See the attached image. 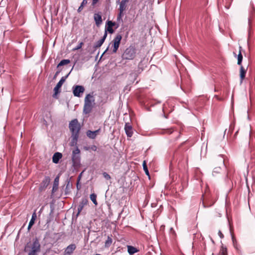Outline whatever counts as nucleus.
Instances as JSON below:
<instances>
[{"instance_id":"nucleus-36","label":"nucleus","mask_w":255,"mask_h":255,"mask_svg":"<svg viewBox=\"0 0 255 255\" xmlns=\"http://www.w3.org/2000/svg\"><path fill=\"white\" fill-rule=\"evenodd\" d=\"M87 3V0H83L81 4V5H82V6L84 7L85 5H86Z\"/></svg>"},{"instance_id":"nucleus-10","label":"nucleus","mask_w":255,"mask_h":255,"mask_svg":"<svg viewBox=\"0 0 255 255\" xmlns=\"http://www.w3.org/2000/svg\"><path fill=\"white\" fill-rule=\"evenodd\" d=\"M100 131V128L95 131L88 130L86 132L87 136L91 139H95Z\"/></svg>"},{"instance_id":"nucleus-18","label":"nucleus","mask_w":255,"mask_h":255,"mask_svg":"<svg viewBox=\"0 0 255 255\" xmlns=\"http://www.w3.org/2000/svg\"><path fill=\"white\" fill-rule=\"evenodd\" d=\"M94 20L97 25H99L102 23V17L99 14L96 13L94 14Z\"/></svg>"},{"instance_id":"nucleus-26","label":"nucleus","mask_w":255,"mask_h":255,"mask_svg":"<svg viewBox=\"0 0 255 255\" xmlns=\"http://www.w3.org/2000/svg\"><path fill=\"white\" fill-rule=\"evenodd\" d=\"M112 242H113L112 239L110 237L108 236L107 240L105 242V247H109L111 245Z\"/></svg>"},{"instance_id":"nucleus-42","label":"nucleus","mask_w":255,"mask_h":255,"mask_svg":"<svg viewBox=\"0 0 255 255\" xmlns=\"http://www.w3.org/2000/svg\"><path fill=\"white\" fill-rule=\"evenodd\" d=\"M82 173H83V172H81V173H80V174L79 175V179L81 178V175H82Z\"/></svg>"},{"instance_id":"nucleus-14","label":"nucleus","mask_w":255,"mask_h":255,"mask_svg":"<svg viewBox=\"0 0 255 255\" xmlns=\"http://www.w3.org/2000/svg\"><path fill=\"white\" fill-rule=\"evenodd\" d=\"M87 199H82L78 207V214H79L83 210L84 207L88 204Z\"/></svg>"},{"instance_id":"nucleus-2","label":"nucleus","mask_w":255,"mask_h":255,"mask_svg":"<svg viewBox=\"0 0 255 255\" xmlns=\"http://www.w3.org/2000/svg\"><path fill=\"white\" fill-rule=\"evenodd\" d=\"M69 129L72 132V136L74 142H76L79 137V133L81 129V126L78 120L75 119L69 123Z\"/></svg>"},{"instance_id":"nucleus-7","label":"nucleus","mask_w":255,"mask_h":255,"mask_svg":"<svg viewBox=\"0 0 255 255\" xmlns=\"http://www.w3.org/2000/svg\"><path fill=\"white\" fill-rule=\"evenodd\" d=\"M84 91L85 89L82 86L77 85L73 87V93L75 97H81V94H83Z\"/></svg>"},{"instance_id":"nucleus-4","label":"nucleus","mask_w":255,"mask_h":255,"mask_svg":"<svg viewBox=\"0 0 255 255\" xmlns=\"http://www.w3.org/2000/svg\"><path fill=\"white\" fill-rule=\"evenodd\" d=\"M135 56V49L132 46L127 48L122 54V57L123 60H130L134 58Z\"/></svg>"},{"instance_id":"nucleus-15","label":"nucleus","mask_w":255,"mask_h":255,"mask_svg":"<svg viewBox=\"0 0 255 255\" xmlns=\"http://www.w3.org/2000/svg\"><path fill=\"white\" fill-rule=\"evenodd\" d=\"M62 154L60 152H56L54 154L52 157V161L54 163H58L59 160L62 158Z\"/></svg>"},{"instance_id":"nucleus-35","label":"nucleus","mask_w":255,"mask_h":255,"mask_svg":"<svg viewBox=\"0 0 255 255\" xmlns=\"http://www.w3.org/2000/svg\"><path fill=\"white\" fill-rule=\"evenodd\" d=\"M104 174V177H105L106 179H110V178H111L110 176L108 174H107V173L105 172V173H104V174Z\"/></svg>"},{"instance_id":"nucleus-32","label":"nucleus","mask_w":255,"mask_h":255,"mask_svg":"<svg viewBox=\"0 0 255 255\" xmlns=\"http://www.w3.org/2000/svg\"><path fill=\"white\" fill-rule=\"evenodd\" d=\"M107 23L108 27H113L115 25V22H113L112 21H108Z\"/></svg>"},{"instance_id":"nucleus-19","label":"nucleus","mask_w":255,"mask_h":255,"mask_svg":"<svg viewBox=\"0 0 255 255\" xmlns=\"http://www.w3.org/2000/svg\"><path fill=\"white\" fill-rule=\"evenodd\" d=\"M36 218V214L35 212H34L32 215L31 219L29 223L28 226V229L29 230L30 228H31V227L34 224L35 220Z\"/></svg>"},{"instance_id":"nucleus-6","label":"nucleus","mask_w":255,"mask_h":255,"mask_svg":"<svg viewBox=\"0 0 255 255\" xmlns=\"http://www.w3.org/2000/svg\"><path fill=\"white\" fill-rule=\"evenodd\" d=\"M128 0H122L120 2L119 13L117 17V20L122 21V17L124 16V12L126 10Z\"/></svg>"},{"instance_id":"nucleus-23","label":"nucleus","mask_w":255,"mask_h":255,"mask_svg":"<svg viewBox=\"0 0 255 255\" xmlns=\"http://www.w3.org/2000/svg\"><path fill=\"white\" fill-rule=\"evenodd\" d=\"M70 61L69 59H64L61 60L60 63L58 64L57 67L67 65L70 63Z\"/></svg>"},{"instance_id":"nucleus-9","label":"nucleus","mask_w":255,"mask_h":255,"mask_svg":"<svg viewBox=\"0 0 255 255\" xmlns=\"http://www.w3.org/2000/svg\"><path fill=\"white\" fill-rule=\"evenodd\" d=\"M76 245L74 244H72L69 245L66 248L64 255H71L76 249Z\"/></svg>"},{"instance_id":"nucleus-27","label":"nucleus","mask_w":255,"mask_h":255,"mask_svg":"<svg viewBox=\"0 0 255 255\" xmlns=\"http://www.w3.org/2000/svg\"><path fill=\"white\" fill-rule=\"evenodd\" d=\"M142 166H143V169L145 174L149 176V172H148V168H147V165H146V162L145 160L143 161V164H142Z\"/></svg>"},{"instance_id":"nucleus-24","label":"nucleus","mask_w":255,"mask_h":255,"mask_svg":"<svg viewBox=\"0 0 255 255\" xmlns=\"http://www.w3.org/2000/svg\"><path fill=\"white\" fill-rule=\"evenodd\" d=\"M219 255H228L227 248L222 246Z\"/></svg>"},{"instance_id":"nucleus-33","label":"nucleus","mask_w":255,"mask_h":255,"mask_svg":"<svg viewBox=\"0 0 255 255\" xmlns=\"http://www.w3.org/2000/svg\"><path fill=\"white\" fill-rule=\"evenodd\" d=\"M113 27H107V29L106 31H108L110 33H113L114 32V30L112 28Z\"/></svg>"},{"instance_id":"nucleus-38","label":"nucleus","mask_w":255,"mask_h":255,"mask_svg":"<svg viewBox=\"0 0 255 255\" xmlns=\"http://www.w3.org/2000/svg\"><path fill=\"white\" fill-rule=\"evenodd\" d=\"M166 132L169 134H171L173 132V129L172 128L168 129L166 130Z\"/></svg>"},{"instance_id":"nucleus-29","label":"nucleus","mask_w":255,"mask_h":255,"mask_svg":"<svg viewBox=\"0 0 255 255\" xmlns=\"http://www.w3.org/2000/svg\"><path fill=\"white\" fill-rule=\"evenodd\" d=\"M84 43L83 42H81L79 43V44L74 48L73 49V51H76L80 49L82 46L83 45Z\"/></svg>"},{"instance_id":"nucleus-20","label":"nucleus","mask_w":255,"mask_h":255,"mask_svg":"<svg viewBox=\"0 0 255 255\" xmlns=\"http://www.w3.org/2000/svg\"><path fill=\"white\" fill-rule=\"evenodd\" d=\"M240 50H239V53L238 55V64L240 66L242 65V62L243 60V55L241 53V50H242V47L240 46L239 47Z\"/></svg>"},{"instance_id":"nucleus-37","label":"nucleus","mask_w":255,"mask_h":255,"mask_svg":"<svg viewBox=\"0 0 255 255\" xmlns=\"http://www.w3.org/2000/svg\"><path fill=\"white\" fill-rule=\"evenodd\" d=\"M100 0H92V5L94 6Z\"/></svg>"},{"instance_id":"nucleus-25","label":"nucleus","mask_w":255,"mask_h":255,"mask_svg":"<svg viewBox=\"0 0 255 255\" xmlns=\"http://www.w3.org/2000/svg\"><path fill=\"white\" fill-rule=\"evenodd\" d=\"M58 182H59V177L57 176L55 178L53 186V191H54L55 190H56L58 188Z\"/></svg>"},{"instance_id":"nucleus-31","label":"nucleus","mask_w":255,"mask_h":255,"mask_svg":"<svg viewBox=\"0 0 255 255\" xmlns=\"http://www.w3.org/2000/svg\"><path fill=\"white\" fill-rule=\"evenodd\" d=\"M50 182V179L49 177H46L44 180L43 181V183L47 186Z\"/></svg>"},{"instance_id":"nucleus-8","label":"nucleus","mask_w":255,"mask_h":255,"mask_svg":"<svg viewBox=\"0 0 255 255\" xmlns=\"http://www.w3.org/2000/svg\"><path fill=\"white\" fill-rule=\"evenodd\" d=\"M122 38V36L121 34H117L116 37L113 40V51L114 53H116L119 47L120 42Z\"/></svg>"},{"instance_id":"nucleus-34","label":"nucleus","mask_w":255,"mask_h":255,"mask_svg":"<svg viewBox=\"0 0 255 255\" xmlns=\"http://www.w3.org/2000/svg\"><path fill=\"white\" fill-rule=\"evenodd\" d=\"M90 149L92 150L93 151H95L97 149V146L95 145H92L91 146H90Z\"/></svg>"},{"instance_id":"nucleus-12","label":"nucleus","mask_w":255,"mask_h":255,"mask_svg":"<svg viewBox=\"0 0 255 255\" xmlns=\"http://www.w3.org/2000/svg\"><path fill=\"white\" fill-rule=\"evenodd\" d=\"M247 69H245L243 65L240 66V82L242 83L243 81L245 78L246 74L247 73Z\"/></svg>"},{"instance_id":"nucleus-21","label":"nucleus","mask_w":255,"mask_h":255,"mask_svg":"<svg viewBox=\"0 0 255 255\" xmlns=\"http://www.w3.org/2000/svg\"><path fill=\"white\" fill-rule=\"evenodd\" d=\"M221 170V167H215L213 171L212 172V175L215 177L217 176L218 174L220 173Z\"/></svg>"},{"instance_id":"nucleus-30","label":"nucleus","mask_w":255,"mask_h":255,"mask_svg":"<svg viewBox=\"0 0 255 255\" xmlns=\"http://www.w3.org/2000/svg\"><path fill=\"white\" fill-rule=\"evenodd\" d=\"M214 202H212L210 204H206L204 201H203L202 205L204 208H207V207H209L211 206L212 205H213L214 204Z\"/></svg>"},{"instance_id":"nucleus-44","label":"nucleus","mask_w":255,"mask_h":255,"mask_svg":"<svg viewBox=\"0 0 255 255\" xmlns=\"http://www.w3.org/2000/svg\"><path fill=\"white\" fill-rule=\"evenodd\" d=\"M119 1H120V0H118Z\"/></svg>"},{"instance_id":"nucleus-40","label":"nucleus","mask_w":255,"mask_h":255,"mask_svg":"<svg viewBox=\"0 0 255 255\" xmlns=\"http://www.w3.org/2000/svg\"><path fill=\"white\" fill-rule=\"evenodd\" d=\"M83 6H82V5H81L79 6L78 9V12H80L82 11V10L83 9Z\"/></svg>"},{"instance_id":"nucleus-5","label":"nucleus","mask_w":255,"mask_h":255,"mask_svg":"<svg viewBox=\"0 0 255 255\" xmlns=\"http://www.w3.org/2000/svg\"><path fill=\"white\" fill-rule=\"evenodd\" d=\"M80 153V150L77 147L72 151V161L73 166L75 168H78L80 166L81 163Z\"/></svg>"},{"instance_id":"nucleus-39","label":"nucleus","mask_w":255,"mask_h":255,"mask_svg":"<svg viewBox=\"0 0 255 255\" xmlns=\"http://www.w3.org/2000/svg\"><path fill=\"white\" fill-rule=\"evenodd\" d=\"M218 235L221 239L224 238V235L220 231H219Z\"/></svg>"},{"instance_id":"nucleus-13","label":"nucleus","mask_w":255,"mask_h":255,"mask_svg":"<svg viewBox=\"0 0 255 255\" xmlns=\"http://www.w3.org/2000/svg\"><path fill=\"white\" fill-rule=\"evenodd\" d=\"M68 75L69 74H68L65 77H62L60 81L58 82V83L57 84L56 86L55 87L54 89V91H55V93H57L58 92L59 89H60L62 85L65 82V79L68 77Z\"/></svg>"},{"instance_id":"nucleus-41","label":"nucleus","mask_w":255,"mask_h":255,"mask_svg":"<svg viewBox=\"0 0 255 255\" xmlns=\"http://www.w3.org/2000/svg\"><path fill=\"white\" fill-rule=\"evenodd\" d=\"M84 149H85L86 150H88L90 149V147H84Z\"/></svg>"},{"instance_id":"nucleus-17","label":"nucleus","mask_w":255,"mask_h":255,"mask_svg":"<svg viewBox=\"0 0 255 255\" xmlns=\"http://www.w3.org/2000/svg\"><path fill=\"white\" fill-rule=\"evenodd\" d=\"M127 248L128 252L130 255H133L134 254L137 253L139 251L137 248L131 246H128Z\"/></svg>"},{"instance_id":"nucleus-3","label":"nucleus","mask_w":255,"mask_h":255,"mask_svg":"<svg viewBox=\"0 0 255 255\" xmlns=\"http://www.w3.org/2000/svg\"><path fill=\"white\" fill-rule=\"evenodd\" d=\"M95 104V100L93 96L90 94L87 95L84 100V113L88 114L91 113Z\"/></svg>"},{"instance_id":"nucleus-28","label":"nucleus","mask_w":255,"mask_h":255,"mask_svg":"<svg viewBox=\"0 0 255 255\" xmlns=\"http://www.w3.org/2000/svg\"><path fill=\"white\" fill-rule=\"evenodd\" d=\"M217 162H218L220 165L224 166V159L222 156H219L216 160Z\"/></svg>"},{"instance_id":"nucleus-11","label":"nucleus","mask_w":255,"mask_h":255,"mask_svg":"<svg viewBox=\"0 0 255 255\" xmlns=\"http://www.w3.org/2000/svg\"><path fill=\"white\" fill-rule=\"evenodd\" d=\"M125 130L126 133L128 137H131L133 134V131L131 126L128 124L126 123L125 127Z\"/></svg>"},{"instance_id":"nucleus-1","label":"nucleus","mask_w":255,"mask_h":255,"mask_svg":"<svg viewBox=\"0 0 255 255\" xmlns=\"http://www.w3.org/2000/svg\"><path fill=\"white\" fill-rule=\"evenodd\" d=\"M40 244L37 238L33 240L32 243H27L24 248V252L28 253V255H38L40 252Z\"/></svg>"},{"instance_id":"nucleus-22","label":"nucleus","mask_w":255,"mask_h":255,"mask_svg":"<svg viewBox=\"0 0 255 255\" xmlns=\"http://www.w3.org/2000/svg\"><path fill=\"white\" fill-rule=\"evenodd\" d=\"M90 199L95 204V205L97 206L98 205V202L97 201V195L95 193H92L90 195Z\"/></svg>"},{"instance_id":"nucleus-16","label":"nucleus","mask_w":255,"mask_h":255,"mask_svg":"<svg viewBox=\"0 0 255 255\" xmlns=\"http://www.w3.org/2000/svg\"><path fill=\"white\" fill-rule=\"evenodd\" d=\"M107 36V31H105L103 37L96 42V43L95 44V47L98 48V47H101V45L104 43V42L105 41Z\"/></svg>"},{"instance_id":"nucleus-43","label":"nucleus","mask_w":255,"mask_h":255,"mask_svg":"<svg viewBox=\"0 0 255 255\" xmlns=\"http://www.w3.org/2000/svg\"><path fill=\"white\" fill-rule=\"evenodd\" d=\"M58 73H59V72H57L56 73V74H55V75H57L58 74Z\"/></svg>"}]
</instances>
